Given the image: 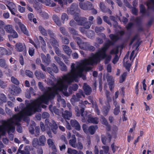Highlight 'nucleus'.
Returning <instances> with one entry per match:
<instances>
[{
    "mask_svg": "<svg viewBox=\"0 0 154 154\" xmlns=\"http://www.w3.org/2000/svg\"><path fill=\"white\" fill-rule=\"evenodd\" d=\"M91 60L90 57L89 59H85L82 60L75 67V63H72L71 66V69L70 72L64 75L62 77V78L68 84H70L74 81L77 82H79V78L83 77V79H85L84 75L82 73V70L81 69V66H82V65L93 64L94 63Z\"/></svg>",
    "mask_w": 154,
    "mask_h": 154,
    "instance_id": "f257e3e1",
    "label": "nucleus"
},
{
    "mask_svg": "<svg viewBox=\"0 0 154 154\" xmlns=\"http://www.w3.org/2000/svg\"><path fill=\"white\" fill-rule=\"evenodd\" d=\"M47 91L45 92L40 97L29 103L28 100H26V107L24 109L27 115L30 116L36 112H40L42 110L41 105L42 103L48 104L51 101Z\"/></svg>",
    "mask_w": 154,
    "mask_h": 154,
    "instance_id": "f03ea898",
    "label": "nucleus"
},
{
    "mask_svg": "<svg viewBox=\"0 0 154 154\" xmlns=\"http://www.w3.org/2000/svg\"><path fill=\"white\" fill-rule=\"evenodd\" d=\"M62 78H59L58 79L56 84L53 83L51 87H48L47 92L51 100L54 98L55 95L59 92H62L64 95L66 97L70 95L67 91L69 84Z\"/></svg>",
    "mask_w": 154,
    "mask_h": 154,
    "instance_id": "7ed1b4c3",
    "label": "nucleus"
},
{
    "mask_svg": "<svg viewBox=\"0 0 154 154\" xmlns=\"http://www.w3.org/2000/svg\"><path fill=\"white\" fill-rule=\"evenodd\" d=\"M113 45L112 41L108 39L103 45V47L98 51L94 54H91L90 57L91 61L96 63H100L101 60L104 59L107 56L106 51L111 46Z\"/></svg>",
    "mask_w": 154,
    "mask_h": 154,
    "instance_id": "20e7f679",
    "label": "nucleus"
},
{
    "mask_svg": "<svg viewBox=\"0 0 154 154\" xmlns=\"http://www.w3.org/2000/svg\"><path fill=\"white\" fill-rule=\"evenodd\" d=\"M14 122L12 118H11L7 120H2V125H0V139L1 135L0 132L4 134L6 131L8 133H13L15 130V127L14 126Z\"/></svg>",
    "mask_w": 154,
    "mask_h": 154,
    "instance_id": "39448f33",
    "label": "nucleus"
},
{
    "mask_svg": "<svg viewBox=\"0 0 154 154\" xmlns=\"http://www.w3.org/2000/svg\"><path fill=\"white\" fill-rule=\"evenodd\" d=\"M94 19V17L93 16H90L88 19L89 21H88L86 17H80V19L78 22V24L85 26L86 29H88L91 24H93V21Z\"/></svg>",
    "mask_w": 154,
    "mask_h": 154,
    "instance_id": "423d86ee",
    "label": "nucleus"
},
{
    "mask_svg": "<svg viewBox=\"0 0 154 154\" xmlns=\"http://www.w3.org/2000/svg\"><path fill=\"white\" fill-rule=\"evenodd\" d=\"M79 9L78 8V5L76 3H73L71 5L69 10V14L74 16V20L78 23L80 19L79 14Z\"/></svg>",
    "mask_w": 154,
    "mask_h": 154,
    "instance_id": "0eeeda50",
    "label": "nucleus"
},
{
    "mask_svg": "<svg viewBox=\"0 0 154 154\" xmlns=\"http://www.w3.org/2000/svg\"><path fill=\"white\" fill-rule=\"evenodd\" d=\"M82 128L86 134L90 133L92 135L95 133L96 131L98 128L97 125H91L88 127L85 124H83L82 125Z\"/></svg>",
    "mask_w": 154,
    "mask_h": 154,
    "instance_id": "6e6552de",
    "label": "nucleus"
},
{
    "mask_svg": "<svg viewBox=\"0 0 154 154\" xmlns=\"http://www.w3.org/2000/svg\"><path fill=\"white\" fill-rule=\"evenodd\" d=\"M4 29L5 31L8 33H10V35H8L9 38L10 39L11 37L13 38H17L18 37V35L17 33L14 29L12 25L7 24L4 27Z\"/></svg>",
    "mask_w": 154,
    "mask_h": 154,
    "instance_id": "1a4fd4ad",
    "label": "nucleus"
},
{
    "mask_svg": "<svg viewBox=\"0 0 154 154\" xmlns=\"http://www.w3.org/2000/svg\"><path fill=\"white\" fill-rule=\"evenodd\" d=\"M86 121L89 123L97 124L98 123V118L96 117L93 118L91 114L88 115L87 116H85V117L82 119L83 122H85Z\"/></svg>",
    "mask_w": 154,
    "mask_h": 154,
    "instance_id": "9d476101",
    "label": "nucleus"
},
{
    "mask_svg": "<svg viewBox=\"0 0 154 154\" xmlns=\"http://www.w3.org/2000/svg\"><path fill=\"white\" fill-rule=\"evenodd\" d=\"M79 6L81 9L85 10H91L93 8L92 4L89 1L84 2H79Z\"/></svg>",
    "mask_w": 154,
    "mask_h": 154,
    "instance_id": "9b49d317",
    "label": "nucleus"
},
{
    "mask_svg": "<svg viewBox=\"0 0 154 154\" xmlns=\"http://www.w3.org/2000/svg\"><path fill=\"white\" fill-rule=\"evenodd\" d=\"M15 22L19 25L20 29L23 33L27 36L29 35V34L26 26L22 23L20 20L17 19L15 20Z\"/></svg>",
    "mask_w": 154,
    "mask_h": 154,
    "instance_id": "f8f14e48",
    "label": "nucleus"
},
{
    "mask_svg": "<svg viewBox=\"0 0 154 154\" xmlns=\"http://www.w3.org/2000/svg\"><path fill=\"white\" fill-rule=\"evenodd\" d=\"M43 1V0H32L33 7L35 10L40 13L42 12L41 10L42 5L40 4L38 2H42Z\"/></svg>",
    "mask_w": 154,
    "mask_h": 154,
    "instance_id": "ddd939ff",
    "label": "nucleus"
},
{
    "mask_svg": "<svg viewBox=\"0 0 154 154\" xmlns=\"http://www.w3.org/2000/svg\"><path fill=\"white\" fill-rule=\"evenodd\" d=\"M78 39L76 41L78 45L81 49L87 50L89 44L87 42H83L80 38H78Z\"/></svg>",
    "mask_w": 154,
    "mask_h": 154,
    "instance_id": "4468645a",
    "label": "nucleus"
},
{
    "mask_svg": "<svg viewBox=\"0 0 154 154\" xmlns=\"http://www.w3.org/2000/svg\"><path fill=\"white\" fill-rule=\"evenodd\" d=\"M27 116V114L24 109L20 112L18 114L13 116V118L16 120L20 121L23 117Z\"/></svg>",
    "mask_w": 154,
    "mask_h": 154,
    "instance_id": "2eb2a0df",
    "label": "nucleus"
},
{
    "mask_svg": "<svg viewBox=\"0 0 154 154\" xmlns=\"http://www.w3.org/2000/svg\"><path fill=\"white\" fill-rule=\"evenodd\" d=\"M42 61L45 65H49L51 61L50 55L49 54H47L46 56L43 54H42L41 55Z\"/></svg>",
    "mask_w": 154,
    "mask_h": 154,
    "instance_id": "dca6fc26",
    "label": "nucleus"
},
{
    "mask_svg": "<svg viewBox=\"0 0 154 154\" xmlns=\"http://www.w3.org/2000/svg\"><path fill=\"white\" fill-rule=\"evenodd\" d=\"M68 30L70 33L72 35L73 38L76 41L78 40V38H80L78 36H79L78 34V31H76L75 29L71 27L68 28Z\"/></svg>",
    "mask_w": 154,
    "mask_h": 154,
    "instance_id": "f3484780",
    "label": "nucleus"
},
{
    "mask_svg": "<svg viewBox=\"0 0 154 154\" xmlns=\"http://www.w3.org/2000/svg\"><path fill=\"white\" fill-rule=\"evenodd\" d=\"M70 124L71 126L76 130L79 131L81 129L80 126L78 121L75 119H72L70 121Z\"/></svg>",
    "mask_w": 154,
    "mask_h": 154,
    "instance_id": "a211bd4d",
    "label": "nucleus"
},
{
    "mask_svg": "<svg viewBox=\"0 0 154 154\" xmlns=\"http://www.w3.org/2000/svg\"><path fill=\"white\" fill-rule=\"evenodd\" d=\"M83 89L85 94L87 95H90L92 91L91 88L87 83L84 84Z\"/></svg>",
    "mask_w": 154,
    "mask_h": 154,
    "instance_id": "6ab92c4d",
    "label": "nucleus"
},
{
    "mask_svg": "<svg viewBox=\"0 0 154 154\" xmlns=\"http://www.w3.org/2000/svg\"><path fill=\"white\" fill-rule=\"evenodd\" d=\"M11 91L13 95L17 96L20 93L21 89L20 87L13 85L12 86Z\"/></svg>",
    "mask_w": 154,
    "mask_h": 154,
    "instance_id": "aec40b11",
    "label": "nucleus"
},
{
    "mask_svg": "<svg viewBox=\"0 0 154 154\" xmlns=\"http://www.w3.org/2000/svg\"><path fill=\"white\" fill-rule=\"evenodd\" d=\"M15 49L17 51L21 52L23 51H26V47L25 44L21 43H18L16 44Z\"/></svg>",
    "mask_w": 154,
    "mask_h": 154,
    "instance_id": "412c9836",
    "label": "nucleus"
},
{
    "mask_svg": "<svg viewBox=\"0 0 154 154\" xmlns=\"http://www.w3.org/2000/svg\"><path fill=\"white\" fill-rule=\"evenodd\" d=\"M107 81L110 90L111 91H113L114 88V81L112 76H109L107 78Z\"/></svg>",
    "mask_w": 154,
    "mask_h": 154,
    "instance_id": "4be33fe9",
    "label": "nucleus"
},
{
    "mask_svg": "<svg viewBox=\"0 0 154 154\" xmlns=\"http://www.w3.org/2000/svg\"><path fill=\"white\" fill-rule=\"evenodd\" d=\"M105 106H103V115L104 116H107L109 111L111 107L109 103L108 102H105Z\"/></svg>",
    "mask_w": 154,
    "mask_h": 154,
    "instance_id": "5701e85b",
    "label": "nucleus"
},
{
    "mask_svg": "<svg viewBox=\"0 0 154 154\" xmlns=\"http://www.w3.org/2000/svg\"><path fill=\"white\" fill-rule=\"evenodd\" d=\"M36 78L38 79H44L45 76L43 72L40 70H36L34 72Z\"/></svg>",
    "mask_w": 154,
    "mask_h": 154,
    "instance_id": "b1692460",
    "label": "nucleus"
},
{
    "mask_svg": "<svg viewBox=\"0 0 154 154\" xmlns=\"http://www.w3.org/2000/svg\"><path fill=\"white\" fill-rule=\"evenodd\" d=\"M109 37L111 39V41H112L113 45L115 43L117 42L119 40L121 39V38L119 37L118 35H116L113 34H111L109 35Z\"/></svg>",
    "mask_w": 154,
    "mask_h": 154,
    "instance_id": "393cba45",
    "label": "nucleus"
},
{
    "mask_svg": "<svg viewBox=\"0 0 154 154\" xmlns=\"http://www.w3.org/2000/svg\"><path fill=\"white\" fill-rule=\"evenodd\" d=\"M49 126L53 132L56 134L57 133L58 126L55 121H53L52 123H50Z\"/></svg>",
    "mask_w": 154,
    "mask_h": 154,
    "instance_id": "a878e982",
    "label": "nucleus"
},
{
    "mask_svg": "<svg viewBox=\"0 0 154 154\" xmlns=\"http://www.w3.org/2000/svg\"><path fill=\"white\" fill-rule=\"evenodd\" d=\"M72 116L71 112L66 110L63 112L62 113V116L65 119L69 120L70 118Z\"/></svg>",
    "mask_w": 154,
    "mask_h": 154,
    "instance_id": "bb28decb",
    "label": "nucleus"
},
{
    "mask_svg": "<svg viewBox=\"0 0 154 154\" xmlns=\"http://www.w3.org/2000/svg\"><path fill=\"white\" fill-rule=\"evenodd\" d=\"M11 51L9 50L8 51L3 47H0V55H10L11 54Z\"/></svg>",
    "mask_w": 154,
    "mask_h": 154,
    "instance_id": "cd10ccee",
    "label": "nucleus"
},
{
    "mask_svg": "<svg viewBox=\"0 0 154 154\" xmlns=\"http://www.w3.org/2000/svg\"><path fill=\"white\" fill-rule=\"evenodd\" d=\"M72 139L69 140V143L72 147L74 148H76L77 146L76 144H75L76 140L75 135H72Z\"/></svg>",
    "mask_w": 154,
    "mask_h": 154,
    "instance_id": "c85d7f7f",
    "label": "nucleus"
},
{
    "mask_svg": "<svg viewBox=\"0 0 154 154\" xmlns=\"http://www.w3.org/2000/svg\"><path fill=\"white\" fill-rule=\"evenodd\" d=\"M100 8L101 11L103 12H109L110 14H111L112 11L108 8L105 6L103 2H100Z\"/></svg>",
    "mask_w": 154,
    "mask_h": 154,
    "instance_id": "c756f323",
    "label": "nucleus"
},
{
    "mask_svg": "<svg viewBox=\"0 0 154 154\" xmlns=\"http://www.w3.org/2000/svg\"><path fill=\"white\" fill-rule=\"evenodd\" d=\"M96 63H94L92 64H86V65H82V66H84L83 67H82L81 66V69L82 70V73H83V72L84 71H89L91 70L92 69V68L91 66H88L87 65H90L93 66L94 65H97Z\"/></svg>",
    "mask_w": 154,
    "mask_h": 154,
    "instance_id": "7c9ffc66",
    "label": "nucleus"
},
{
    "mask_svg": "<svg viewBox=\"0 0 154 154\" xmlns=\"http://www.w3.org/2000/svg\"><path fill=\"white\" fill-rule=\"evenodd\" d=\"M140 12V13L142 14L143 15L146 14L147 15L149 14L147 13V11L146 9V8L145 5L142 4H140L139 5Z\"/></svg>",
    "mask_w": 154,
    "mask_h": 154,
    "instance_id": "2f4dec72",
    "label": "nucleus"
},
{
    "mask_svg": "<svg viewBox=\"0 0 154 154\" xmlns=\"http://www.w3.org/2000/svg\"><path fill=\"white\" fill-rule=\"evenodd\" d=\"M52 19L57 26H60L61 25L60 20L58 16L57 15L54 14L53 15Z\"/></svg>",
    "mask_w": 154,
    "mask_h": 154,
    "instance_id": "473e14b6",
    "label": "nucleus"
},
{
    "mask_svg": "<svg viewBox=\"0 0 154 154\" xmlns=\"http://www.w3.org/2000/svg\"><path fill=\"white\" fill-rule=\"evenodd\" d=\"M50 42L52 46L54 48L57 46H59L58 42L55 38V37L50 38Z\"/></svg>",
    "mask_w": 154,
    "mask_h": 154,
    "instance_id": "72a5a7b5",
    "label": "nucleus"
},
{
    "mask_svg": "<svg viewBox=\"0 0 154 154\" xmlns=\"http://www.w3.org/2000/svg\"><path fill=\"white\" fill-rule=\"evenodd\" d=\"M63 49L66 54L70 55L72 51L70 48L67 45H63Z\"/></svg>",
    "mask_w": 154,
    "mask_h": 154,
    "instance_id": "f704fd0d",
    "label": "nucleus"
},
{
    "mask_svg": "<svg viewBox=\"0 0 154 154\" xmlns=\"http://www.w3.org/2000/svg\"><path fill=\"white\" fill-rule=\"evenodd\" d=\"M38 29L41 34L44 36H47V33L45 29L41 25L38 26Z\"/></svg>",
    "mask_w": 154,
    "mask_h": 154,
    "instance_id": "c9c22d12",
    "label": "nucleus"
},
{
    "mask_svg": "<svg viewBox=\"0 0 154 154\" xmlns=\"http://www.w3.org/2000/svg\"><path fill=\"white\" fill-rule=\"evenodd\" d=\"M39 141L40 143V146H44L45 142L46 141V139L45 136L42 135L39 138Z\"/></svg>",
    "mask_w": 154,
    "mask_h": 154,
    "instance_id": "e433bc0d",
    "label": "nucleus"
},
{
    "mask_svg": "<svg viewBox=\"0 0 154 154\" xmlns=\"http://www.w3.org/2000/svg\"><path fill=\"white\" fill-rule=\"evenodd\" d=\"M32 146L34 147L37 148L40 146L39 140L37 138H34L32 140Z\"/></svg>",
    "mask_w": 154,
    "mask_h": 154,
    "instance_id": "4c0bfd02",
    "label": "nucleus"
},
{
    "mask_svg": "<svg viewBox=\"0 0 154 154\" xmlns=\"http://www.w3.org/2000/svg\"><path fill=\"white\" fill-rule=\"evenodd\" d=\"M45 3L46 6H48L49 7H54L56 5L55 3L51 0H45Z\"/></svg>",
    "mask_w": 154,
    "mask_h": 154,
    "instance_id": "58836bf2",
    "label": "nucleus"
},
{
    "mask_svg": "<svg viewBox=\"0 0 154 154\" xmlns=\"http://www.w3.org/2000/svg\"><path fill=\"white\" fill-rule=\"evenodd\" d=\"M127 75V72H123L120 77L119 82L123 83L125 80Z\"/></svg>",
    "mask_w": 154,
    "mask_h": 154,
    "instance_id": "ea45409f",
    "label": "nucleus"
},
{
    "mask_svg": "<svg viewBox=\"0 0 154 154\" xmlns=\"http://www.w3.org/2000/svg\"><path fill=\"white\" fill-rule=\"evenodd\" d=\"M61 19L62 23H64L65 21L67 20H68V16L66 13H63L61 15Z\"/></svg>",
    "mask_w": 154,
    "mask_h": 154,
    "instance_id": "a19ab883",
    "label": "nucleus"
},
{
    "mask_svg": "<svg viewBox=\"0 0 154 154\" xmlns=\"http://www.w3.org/2000/svg\"><path fill=\"white\" fill-rule=\"evenodd\" d=\"M0 66L5 68L7 67L5 60L4 59H0Z\"/></svg>",
    "mask_w": 154,
    "mask_h": 154,
    "instance_id": "79ce46f5",
    "label": "nucleus"
},
{
    "mask_svg": "<svg viewBox=\"0 0 154 154\" xmlns=\"http://www.w3.org/2000/svg\"><path fill=\"white\" fill-rule=\"evenodd\" d=\"M85 109L83 107H82L80 109V112L81 113V115L82 117V119L85 117V116H87L88 115V112H84Z\"/></svg>",
    "mask_w": 154,
    "mask_h": 154,
    "instance_id": "37998d69",
    "label": "nucleus"
},
{
    "mask_svg": "<svg viewBox=\"0 0 154 154\" xmlns=\"http://www.w3.org/2000/svg\"><path fill=\"white\" fill-rule=\"evenodd\" d=\"M104 28L102 26H96L95 27V31L96 33L103 32L104 29Z\"/></svg>",
    "mask_w": 154,
    "mask_h": 154,
    "instance_id": "c03bdc74",
    "label": "nucleus"
},
{
    "mask_svg": "<svg viewBox=\"0 0 154 154\" xmlns=\"http://www.w3.org/2000/svg\"><path fill=\"white\" fill-rule=\"evenodd\" d=\"M59 65L60 66V69L61 71H66L67 70L66 66L63 62L60 64Z\"/></svg>",
    "mask_w": 154,
    "mask_h": 154,
    "instance_id": "a18cd8bd",
    "label": "nucleus"
},
{
    "mask_svg": "<svg viewBox=\"0 0 154 154\" xmlns=\"http://www.w3.org/2000/svg\"><path fill=\"white\" fill-rule=\"evenodd\" d=\"M103 20L105 22L108 24L110 26H112V23L110 22L109 17L107 16H103Z\"/></svg>",
    "mask_w": 154,
    "mask_h": 154,
    "instance_id": "49530a36",
    "label": "nucleus"
},
{
    "mask_svg": "<svg viewBox=\"0 0 154 154\" xmlns=\"http://www.w3.org/2000/svg\"><path fill=\"white\" fill-rule=\"evenodd\" d=\"M11 82L17 85H18L20 84V82L17 79L13 76H12L11 78Z\"/></svg>",
    "mask_w": 154,
    "mask_h": 154,
    "instance_id": "de8ad7c7",
    "label": "nucleus"
},
{
    "mask_svg": "<svg viewBox=\"0 0 154 154\" xmlns=\"http://www.w3.org/2000/svg\"><path fill=\"white\" fill-rule=\"evenodd\" d=\"M120 106L118 105L117 107H116L114 110L113 114L115 115H118L120 112Z\"/></svg>",
    "mask_w": 154,
    "mask_h": 154,
    "instance_id": "09e8293b",
    "label": "nucleus"
},
{
    "mask_svg": "<svg viewBox=\"0 0 154 154\" xmlns=\"http://www.w3.org/2000/svg\"><path fill=\"white\" fill-rule=\"evenodd\" d=\"M67 152L69 154H77L78 151L75 149H72L71 148H68Z\"/></svg>",
    "mask_w": 154,
    "mask_h": 154,
    "instance_id": "8fccbe9b",
    "label": "nucleus"
},
{
    "mask_svg": "<svg viewBox=\"0 0 154 154\" xmlns=\"http://www.w3.org/2000/svg\"><path fill=\"white\" fill-rule=\"evenodd\" d=\"M6 82L3 81L0 79V87L3 89H5L7 87Z\"/></svg>",
    "mask_w": 154,
    "mask_h": 154,
    "instance_id": "3c124183",
    "label": "nucleus"
},
{
    "mask_svg": "<svg viewBox=\"0 0 154 154\" xmlns=\"http://www.w3.org/2000/svg\"><path fill=\"white\" fill-rule=\"evenodd\" d=\"M7 6L9 9V10L10 11V12L11 14L14 15H15L16 14L15 12L17 11V10L16 9L14 8H11V7L9 5H7Z\"/></svg>",
    "mask_w": 154,
    "mask_h": 154,
    "instance_id": "603ef678",
    "label": "nucleus"
},
{
    "mask_svg": "<svg viewBox=\"0 0 154 154\" xmlns=\"http://www.w3.org/2000/svg\"><path fill=\"white\" fill-rule=\"evenodd\" d=\"M62 43L65 44H68L69 43V39L66 37L64 36L62 38Z\"/></svg>",
    "mask_w": 154,
    "mask_h": 154,
    "instance_id": "864d4df0",
    "label": "nucleus"
},
{
    "mask_svg": "<svg viewBox=\"0 0 154 154\" xmlns=\"http://www.w3.org/2000/svg\"><path fill=\"white\" fill-rule=\"evenodd\" d=\"M119 51V48H118V47H117L116 48L112 49L110 51V53L111 54H115L116 55L117 54H118Z\"/></svg>",
    "mask_w": 154,
    "mask_h": 154,
    "instance_id": "5fc2aeb1",
    "label": "nucleus"
},
{
    "mask_svg": "<svg viewBox=\"0 0 154 154\" xmlns=\"http://www.w3.org/2000/svg\"><path fill=\"white\" fill-rule=\"evenodd\" d=\"M25 74L26 75L31 78H33V73L31 71L29 70H26L25 71Z\"/></svg>",
    "mask_w": 154,
    "mask_h": 154,
    "instance_id": "6e6d98bb",
    "label": "nucleus"
},
{
    "mask_svg": "<svg viewBox=\"0 0 154 154\" xmlns=\"http://www.w3.org/2000/svg\"><path fill=\"white\" fill-rule=\"evenodd\" d=\"M59 29L63 35H67V32L65 28L63 27H60Z\"/></svg>",
    "mask_w": 154,
    "mask_h": 154,
    "instance_id": "4d7b16f0",
    "label": "nucleus"
},
{
    "mask_svg": "<svg viewBox=\"0 0 154 154\" xmlns=\"http://www.w3.org/2000/svg\"><path fill=\"white\" fill-rule=\"evenodd\" d=\"M101 123L102 125H107L108 124L106 118L104 117H102L101 118Z\"/></svg>",
    "mask_w": 154,
    "mask_h": 154,
    "instance_id": "13d9d810",
    "label": "nucleus"
},
{
    "mask_svg": "<svg viewBox=\"0 0 154 154\" xmlns=\"http://www.w3.org/2000/svg\"><path fill=\"white\" fill-rule=\"evenodd\" d=\"M29 42L32 44L36 48H37L38 47H40V45L39 43L36 45L34 42V41L33 40H32L31 38L29 39Z\"/></svg>",
    "mask_w": 154,
    "mask_h": 154,
    "instance_id": "bf43d9fd",
    "label": "nucleus"
},
{
    "mask_svg": "<svg viewBox=\"0 0 154 154\" xmlns=\"http://www.w3.org/2000/svg\"><path fill=\"white\" fill-rule=\"evenodd\" d=\"M58 46H57L54 48L55 52L56 54L58 56L61 57V51L59 50Z\"/></svg>",
    "mask_w": 154,
    "mask_h": 154,
    "instance_id": "052dcab7",
    "label": "nucleus"
},
{
    "mask_svg": "<svg viewBox=\"0 0 154 154\" xmlns=\"http://www.w3.org/2000/svg\"><path fill=\"white\" fill-rule=\"evenodd\" d=\"M119 148V147L116 146L114 144V143H113L111 145V148L112 151L113 153H114L116 151V149H118Z\"/></svg>",
    "mask_w": 154,
    "mask_h": 154,
    "instance_id": "680f3d73",
    "label": "nucleus"
},
{
    "mask_svg": "<svg viewBox=\"0 0 154 154\" xmlns=\"http://www.w3.org/2000/svg\"><path fill=\"white\" fill-rule=\"evenodd\" d=\"M135 22L136 23L137 26L142 24V21L140 17H136L135 20Z\"/></svg>",
    "mask_w": 154,
    "mask_h": 154,
    "instance_id": "e2e57ef3",
    "label": "nucleus"
},
{
    "mask_svg": "<svg viewBox=\"0 0 154 154\" xmlns=\"http://www.w3.org/2000/svg\"><path fill=\"white\" fill-rule=\"evenodd\" d=\"M52 67L51 68L52 70L55 73L58 72V69L55 64H53L52 65Z\"/></svg>",
    "mask_w": 154,
    "mask_h": 154,
    "instance_id": "0e129e2a",
    "label": "nucleus"
},
{
    "mask_svg": "<svg viewBox=\"0 0 154 154\" xmlns=\"http://www.w3.org/2000/svg\"><path fill=\"white\" fill-rule=\"evenodd\" d=\"M35 49L32 47L29 48V55L32 56L34 54Z\"/></svg>",
    "mask_w": 154,
    "mask_h": 154,
    "instance_id": "69168bd1",
    "label": "nucleus"
},
{
    "mask_svg": "<svg viewBox=\"0 0 154 154\" xmlns=\"http://www.w3.org/2000/svg\"><path fill=\"white\" fill-rule=\"evenodd\" d=\"M138 38V35L137 34H136L131 39L130 43V45H132L134 42L135 40L137 39Z\"/></svg>",
    "mask_w": 154,
    "mask_h": 154,
    "instance_id": "338daca9",
    "label": "nucleus"
},
{
    "mask_svg": "<svg viewBox=\"0 0 154 154\" xmlns=\"http://www.w3.org/2000/svg\"><path fill=\"white\" fill-rule=\"evenodd\" d=\"M95 47L93 46L90 45L89 44H88L87 50H89L90 51L93 52L95 51Z\"/></svg>",
    "mask_w": 154,
    "mask_h": 154,
    "instance_id": "774afa93",
    "label": "nucleus"
}]
</instances>
